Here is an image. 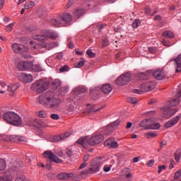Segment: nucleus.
<instances>
[{"instance_id": "nucleus-1", "label": "nucleus", "mask_w": 181, "mask_h": 181, "mask_svg": "<svg viewBox=\"0 0 181 181\" xmlns=\"http://www.w3.org/2000/svg\"><path fill=\"white\" fill-rule=\"evenodd\" d=\"M38 101L43 105H49L51 108H56L60 104V99L56 95V93L48 91L40 95Z\"/></svg>"}, {"instance_id": "nucleus-33", "label": "nucleus", "mask_w": 181, "mask_h": 181, "mask_svg": "<svg viewBox=\"0 0 181 181\" xmlns=\"http://www.w3.org/2000/svg\"><path fill=\"white\" fill-rule=\"evenodd\" d=\"M115 140V138H110L107 140H106L104 142L105 146H109V148H111V146L112 145L114 141Z\"/></svg>"}, {"instance_id": "nucleus-24", "label": "nucleus", "mask_w": 181, "mask_h": 181, "mask_svg": "<svg viewBox=\"0 0 181 181\" xmlns=\"http://www.w3.org/2000/svg\"><path fill=\"white\" fill-rule=\"evenodd\" d=\"M87 91V89L84 86H78L74 90V94H76V95H80L81 94H84Z\"/></svg>"}, {"instance_id": "nucleus-61", "label": "nucleus", "mask_w": 181, "mask_h": 181, "mask_svg": "<svg viewBox=\"0 0 181 181\" xmlns=\"http://www.w3.org/2000/svg\"><path fill=\"white\" fill-rule=\"evenodd\" d=\"M106 26H107V25H105V24H100L99 26L98 32H101V30H103V29L105 28Z\"/></svg>"}, {"instance_id": "nucleus-6", "label": "nucleus", "mask_w": 181, "mask_h": 181, "mask_svg": "<svg viewBox=\"0 0 181 181\" xmlns=\"http://www.w3.org/2000/svg\"><path fill=\"white\" fill-rule=\"evenodd\" d=\"M3 118L8 124H12L16 127H19L22 124V118L17 114H4L3 115Z\"/></svg>"}, {"instance_id": "nucleus-19", "label": "nucleus", "mask_w": 181, "mask_h": 181, "mask_svg": "<svg viewBox=\"0 0 181 181\" xmlns=\"http://www.w3.org/2000/svg\"><path fill=\"white\" fill-rule=\"evenodd\" d=\"M119 125V121L116 120L106 127V135H110L111 132H114L115 129H117V127Z\"/></svg>"}, {"instance_id": "nucleus-54", "label": "nucleus", "mask_w": 181, "mask_h": 181, "mask_svg": "<svg viewBox=\"0 0 181 181\" xmlns=\"http://www.w3.org/2000/svg\"><path fill=\"white\" fill-rule=\"evenodd\" d=\"M50 117L52 119H59L60 117H59V115L57 114H52Z\"/></svg>"}, {"instance_id": "nucleus-51", "label": "nucleus", "mask_w": 181, "mask_h": 181, "mask_svg": "<svg viewBox=\"0 0 181 181\" xmlns=\"http://www.w3.org/2000/svg\"><path fill=\"white\" fill-rule=\"evenodd\" d=\"M112 165H105L103 168V170L105 173L110 172L111 170V168Z\"/></svg>"}, {"instance_id": "nucleus-34", "label": "nucleus", "mask_w": 181, "mask_h": 181, "mask_svg": "<svg viewBox=\"0 0 181 181\" xmlns=\"http://www.w3.org/2000/svg\"><path fill=\"white\" fill-rule=\"evenodd\" d=\"M35 5V1H27L25 4V9H32Z\"/></svg>"}, {"instance_id": "nucleus-5", "label": "nucleus", "mask_w": 181, "mask_h": 181, "mask_svg": "<svg viewBox=\"0 0 181 181\" xmlns=\"http://www.w3.org/2000/svg\"><path fill=\"white\" fill-rule=\"evenodd\" d=\"M49 87V82L39 80L35 81L30 86V90L32 91H35L37 94H41V93H44L46 91L47 88Z\"/></svg>"}, {"instance_id": "nucleus-2", "label": "nucleus", "mask_w": 181, "mask_h": 181, "mask_svg": "<svg viewBox=\"0 0 181 181\" xmlns=\"http://www.w3.org/2000/svg\"><path fill=\"white\" fill-rule=\"evenodd\" d=\"M103 163H104V160L100 157L94 158L90 162V167L81 171L76 175L77 180H78V179H81V177L86 175H94V173H98V172H100V169H101Z\"/></svg>"}, {"instance_id": "nucleus-16", "label": "nucleus", "mask_w": 181, "mask_h": 181, "mask_svg": "<svg viewBox=\"0 0 181 181\" xmlns=\"http://www.w3.org/2000/svg\"><path fill=\"white\" fill-rule=\"evenodd\" d=\"M70 135H71L70 132H65L61 135L52 136L49 138V141L56 143L59 142V141H64V139H66V138H69Z\"/></svg>"}, {"instance_id": "nucleus-28", "label": "nucleus", "mask_w": 181, "mask_h": 181, "mask_svg": "<svg viewBox=\"0 0 181 181\" xmlns=\"http://www.w3.org/2000/svg\"><path fill=\"white\" fill-rule=\"evenodd\" d=\"M162 35L163 37H166L167 39H173L175 37V35L170 31H165Z\"/></svg>"}, {"instance_id": "nucleus-29", "label": "nucleus", "mask_w": 181, "mask_h": 181, "mask_svg": "<svg viewBox=\"0 0 181 181\" xmlns=\"http://www.w3.org/2000/svg\"><path fill=\"white\" fill-rule=\"evenodd\" d=\"M139 80H148L151 76L149 74L141 72L138 74Z\"/></svg>"}, {"instance_id": "nucleus-45", "label": "nucleus", "mask_w": 181, "mask_h": 181, "mask_svg": "<svg viewBox=\"0 0 181 181\" xmlns=\"http://www.w3.org/2000/svg\"><path fill=\"white\" fill-rule=\"evenodd\" d=\"M60 91H61L62 95L66 94V93L69 92V88L67 86H64V87L60 88Z\"/></svg>"}, {"instance_id": "nucleus-57", "label": "nucleus", "mask_w": 181, "mask_h": 181, "mask_svg": "<svg viewBox=\"0 0 181 181\" xmlns=\"http://www.w3.org/2000/svg\"><path fill=\"white\" fill-rule=\"evenodd\" d=\"M74 2H76L75 0H69L66 7L70 8V6H71L72 4H74Z\"/></svg>"}, {"instance_id": "nucleus-36", "label": "nucleus", "mask_w": 181, "mask_h": 181, "mask_svg": "<svg viewBox=\"0 0 181 181\" xmlns=\"http://www.w3.org/2000/svg\"><path fill=\"white\" fill-rule=\"evenodd\" d=\"M127 103H130L131 104H137V103L139 101L136 98L134 97H128L127 98Z\"/></svg>"}, {"instance_id": "nucleus-8", "label": "nucleus", "mask_w": 181, "mask_h": 181, "mask_svg": "<svg viewBox=\"0 0 181 181\" xmlns=\"http://www.w3.org/2000/svg\"><path fill=\"white\" fill-rule=\"evenodd\" d=\"M59 37V35H57V33L54 31H45V33L43 35H36L34 39L35 40H42V41H46L47 39H57Z\"/></svg>"}, {"instance_id": "nucleus-63", "label": "nucleus", "mask_w": 181, "mask_h": 181, "mask_svg": "<svg viewBox=\"0 0 181 181\" xmlns=\"http://www.w3.org/2000/svg\"><path fill=\"white\" fill-rule=\"evenodd\" d=\"M67 110L69 112H71V111H73V110H74V106H73L72 105H69L67 107Z\"/></svg>"}, {"instance_id": "nucleus-4", "label": "nucleus", "mask_w": 181, "mask_h": 181, "mask_svg": "<svg viewBox=\"0 0 181 181\" xmlns=\"http://www.w3.org/2000/svg\"><path fill=\"white\" fill-rule=\"evenodd\" d=\"M71 22V15H70L68 13H65L63 14H61L59 16L58 19L53 18L51 21V24L53 25V26H64L66 24L69 25Z\"/></svg>"}, {"instance_id": "nucleus-46", "label": "nucleus", "mask_w": 181, "mask_h": 181, "mask_svg": "<svg viewBox=\"0 0 181 181\" xmlns=\"http://www.w3.org/2000/svg\"><path fill=\"white\" fill-rule=\"evenodd\" d=\"M15 181H28V180H26V177L24 175H21V176L17 177Z\"/></svg>"}, {"instance_id": "nucleus-42", "label": "nucleus", "mask_w": 181, "mask_h": 181, "mask_svg": "<svg viewBox=\"0 0 181 181\" xmlns=\"http://www.w3.org/2000/svg\"><path fill=\"white\" fill-rule=\"evenodd\" d=\"M86 54L90 57V59H93V57H95V53L93 52L92 49H88L86 52Z\"/></svg>"}, {"instance_id": "nucleus-53", "label": "nucleus", "mask_w": 181, "mask_h": 181, "mask_svg": "<svg viewBox=\"0 0 181 181\" xmlns=\"http://www.w3.org/2000/svg\"><path fill=\"white\" fill-rule=\"evenodd\" d=\"M59 46V42H51L49 44V47L53 48V47H57Z\"/></svg>"}, {"instance_id": "nucleus-48", "label": "nucleus", "mask_w": 181, "mask_h": 181, "mask_svg": "<svg viewBox=\"0 0 181 181\" xmlns=\"http://www.w3.org/2000/svg\"><path fill=\"white\" fill-rule=\"evenodd\" d=\"M148 52L149 53L154 54V53H156L157 52L156 47H148Z\"/></svg>"}, {"instance_id": "nucleus-56", "label": "nucleus", "mask_w": 181, "mask_h": 181, "mask_svg": "<svg viewBox=\"0 0 181 181\" xmlns=\"http://www.w3.org/2000/svg\"><path fill=\"white\" fill-rule=\"evenodd\" d=\"M122 172H124V173H125V175H127L128 173H131V169H129L128 168H125L122 170Z\"/></svg>"}, {"instance_id": "nucleus-35", "label": "nucleus", "mask_w": 181, "mask_h": 181, "mask_svg": "<svg viewBox=\"0 0 181 181\" xmlns=\"http://www.w3.org/2000/svg\"><path fill=\"white\" fill-rule=\"evenodd\" d=\"M132 26L134 28V29L139 28V26H141V20L135 19L132 23Z\"/></svg>"}, {"instance_id": "nucleus-27", "label": "nucleus", "mask_w": 181, "mask_h": 181, "mask_svg": "<svg viewBox=\"0 0 181 181\" xmlns=\"http://www.w3.org/2000/svg\"><path fill=\"white\" fill-rule=\"evenodd\" d=\"M87 108L85 111V112H87L88 114H91V112H97V111L100 110V108L95 109L94 106H90V105H87Z\"/></svg>"}, {"instance_id": "nucleus-26", "label": "nucleus", "mask_w": 181, "mask_h": 181, "mask_svg": "<svg viewBox=\"0 0 181 181\" xmlns=\"http://www.w3.org/2000/svg\"><path fill=\"white\" fill-rule=\"evenodd\" d=\"M83 15H84V9L83 8H78L74 11V16H75V18H80V16H83Z\"/></svg>"}, {"instance_id": "nucleus-37", "label": "nucleus", "mask_w": 181, "mask_h": 181, "mask_svg": "<svg viewBox=\"0 0 181 181\" xmlns=\"http://www.w3.org/2000/svg\"><path fill=\"white\" fill-rule=\"evenodd\" d=\"M6 168V161L5 159L0 158V170H4Z\"/></svg>"}, {"instance_id": "nucleus-39", "label": "nucleus", "mask_w": 181, "mask_h": 181, "mask_svg": "<svg viewBox=\"0 0 181 181\" xmlns=\"http://www.w3.org/2000/svg\"><path fill=\"white\" fill-rule=\"evenodd\" d=\"M66 153L69 158H73L74 156V151L73 148H67L66 151Z\"/></svg>"}, {"instance_id": "nucleus-13", "label": "nucleus", "mask_w": 181, "mask_h": 181, "mask_svg": "<svg viewBox=\"0 0 181 181\" xmlns=\"http://www.w3.org/2000/svg\"><path fill=\"white\" fill-rule=\"evenodd\" d=\"M43 155L45 158H47V159H49L51 162H54V163H62V162H63L62 159L54 156L53 154V152H52L51 151H45Z\"/></svg>"}, {"instance_id": "nucleus-18", "label": "nucleus", "mask_w": 181, "mask_h": 181, "mask_svg": "<svg viewBox=\"0 0 181 181\" xmlns=\"http://www.w3.org/2000/svg\"><path fill=\"white\" fill-rule=\"evenodd\" d=\"M18 78L21 81H23L26 84L33 81V76L30 74L21 73L18 75Z\"/></svg>"}, {"instance_id": "nucleus-12", "label": "nucleus", "mask_w": 181, "mask_h": 181, "mask_svg": "<svg viewBox=\"0 0 181 181\" xmlns=\"http://www.w3.org/2000/svg\"><path fill=\"white\" fill-rule=\"evenodd\" d=\"M3 141L5 142H18V141H20L21 142H23V141H25V138L21 136H16V135H12V136H8L4 135L2 137Z\"/></svg>"}, {"instance_id": "nucleus-32", "label": "nucleus", "mask_w": 181, "mask_h": 181, "mask_svg": "<svg viewBox=\"0 0 181 181\" xmlns=\"http://www.w3.org/2000/svg\"><path fill=\"white\" fill-rule=\"evenodd\" d=\"M13 177L11 175H3L0 177V181H12Z\"/></svg>"}, {"instance_id": "nucleus-7", "label": "nucleus", "mask_w": 181, "mask_h": 181, "mask_svg": "<svg viewBox=\"0 0 181 181\" xmlns=\"http://www.w3.org/2000/svg\"><path fill=\"white\" fill-rule=\"evenodd\" d=\"M11 49L13 52H15V53H21L23 54V57L24 59H29V57H30V54H28L29 49L23 45H21L19 44H13Z\"/></svg>"}, {"instance_id": "nucleus-17", "label": "nucleus", "mask_w": 181, "mask_h": 181, "mask_svg": "<svg viewBox=\"0 0 181 181\" xmlns=\"http://www.w3.org/2000/svg\"><path fill=\"white\" fill-rule=\"evenodd\" d=\"M160 128V124L158 122V119L151 117L148 119V125L145 127V129H159Z\"/></svg>"}, {"instance_id": "nucleus-58", "label": "nucleus", "mask_w": 181, "mask_h": 181, "mask_svg": "<svg viewBox=\"0 0 181 181\" xmlns=\"http://www.w3.org/2000/svg\"><path fill=\"white\" fill-rule=\"evenodd\" d=\"M86 142V139H79L77 141V144H79V145H83Z\"/></svg>"}, {"instance_id": "nucleus-38", "label": "nucleus", "mask_w": 181, "mask_h": 181, "mask_svg": "<svg viewBox=\"0 0 181 181\" xmlns=\"http://www.w3.org/2000/svg\"><path fill=\"white\" fill-rule=\"evenodd\" d=\"M31 70H33V71H35V72L42 71V66H40V65H39V64H35V65L33 64Z\"/></svg>"}, {"instance_id": "nucleus-44", "label": "nucleus", "mask_w": 181, "mask_h": 181, "mask_svg": "<svg viewBox=\"0 0 181 181\" xmlns=\"http://www.w3.org/2000/svg\"><path fill=\"white\" fill-rule=\"evenodd\" d=\"M146 135L147 136V138H155V137L158 136V134H156V133H153V132L146 133Z\"/></svg>"}, {"instance_id": "nucleus-22", "label": "nucleus", "mask_w": 181, "mask_h": 181, "mask_svg": "<svg viewBox=\"0 0 181 181\" xmlns=\"http://www.w3.org/2000/svg\"><path fill=\"white\" fill-rule=\"evenodd\" d=\"M100 90L104 93V94H110V93L112 91V86L109 83L103 84L101 86Z\"/></svg>"}, {"instance_id": "nucleus-55", "label": "nucleus", "mask_w": 181, "mask_h": 181, "mask_svg": "<svg viewBox=\"0 0 181 181\" xmlns=\"http://www.w3.org/2000/svg\"><path fill=\"white\" fill-rule=\"evenodd\" d=\"M143 91H144V90H142V89H141V90H139V89H134V90H132V92L134 93V94H141Z\"/></svg>"}, {"instance_id": "nucleus-40", "label": "nucleus", "mask_w": 181, "mask_h": 181, "mask_svg": "<svg viewBox=\"0 0 181 181\" xmlns=\"http://www.w3.org/2000/svg\"><path fill=\"white\" fill-rule=\"evenodd\" d=\"M62 84V82H60V80L56 79L52 82V87L53 88H57V87H60V85Z\"/></svg>"}, {"instance_id": "nucleus-47", "label": "nucleus", "mask_w": 181, "mask_h": 181, "mask_svg": "<svg viewBox=\"0 0 181 181\" xmlns=\"http://www.w3.org/2000/svg\"><path fill=\"white\" fill-rule=\"evenodd\" d=\"M118 146H119L118 143L117 142V141L114 140L113 143L110 146V148L115 149V148H118Z\"/></svg>"}, {"instance_id": "nucleus-60", "label": "nucleus", "mask_w": 181, "mask_h": 181, "mask_svg": "<svg viewBox=\"0 0 181 181\" xmlns=\"http://www.w3.org/2000/svg\"><path fill=\"white\" fill-rule=\"evenodd\" d=\"M162 43L164 46H167V47H169V46H170V42H169L165 40H163Z\"/></svg>"}, {"instance_id": "nucleus-43", "label": "nucleus", "mask_w": 181, "mask_h": 181, "mask_svg": "<svg viewBox=\"0 0 181 181\" xmlns=\"http://www.w3.org/2000/svg\"><path fill=\"white\" fill-rule=\"evenodd\" d=\"M13 26H15V23H11L8 24L5 29L7 32H11L12 29H13Z\"/></svg>"}, {"instance_id": "nucleus-52", "label": "nucleus", "mask_w": 181, "mask_h": 181, "mask_svg": "<svg viewBox=\"0 0 181 181\" xmlns=\"http://www.w3.org/2000/svg\"><path fill=\"white\" fill-rule=\"evenodd\" d=\"M67 70H69V66L67 65H65L59 69V71H61V73H63V71H67Z\"/></svg>"}, {"instance_id": "nucleus-50", "label": "nucleus", "mask_w": 181, "mask_h": 181, "mask_svg": "<svg viewBox=\"0 0 181 181\" xmlns=\"http://www.w3.org/2000/svg\"><path fill=\"white\" fill-rule=\"evenodd\" d=\"M162 170H166V166L165 165H159L158 166V173H161Z\"/></svg>"}, {"instance_id": "nucleus-15", "label": "nucleus", "mask_w": 181, "mask_h": 181, "mask_svg": "<svg viewBox=\"0 0 181 181\" xmlns=\"http://www.w3.org/2000/svg\"><path fill=\"white\" fill-rule=\"evenodd\" d=\"M167 76L168 74L162 69H157L153 72V77H154L156 80H164Z\"/></svg>"}, {"instance_id": "nucleus-9", "label": "nucleus", "mask_w": 181, "mask_h": 181, "mask_svg": "<svg viewBox=\"0 0 181 181\" xmlns=\"http://www.w3.org/2000/svg\"><path fill=\"white\" fill-rule=\"evenodd\" d=\"M103 141H104V136L102 134H95L88 139L86 142L88 145H90V146H95V145L101 144Z\"/></svg>"}, {"instance_id": "nucleus-41", "label": "nucleus", "mask_w": 181, "mask_h": 181, "mask_svg": "<svg viewBox=\"0 0 181 181\" xmlns=\"http://www.w3.org/2000/svg\"><path fill=\"white\" fill-rule=\"evenodd\" d=\"M180 155H181V151L177 150L175 153V159L176 162H179V160H180Z\"/></svg>"}, {"instance_id": "nucleus-3", "label": "nucleus", "mask_w": 181, "mask_h": 181, "mask_svg": "<svg viewBox=\"0 0 181 181\" xmlns=\"http://www.w3.org/2000/svg\"><path fill=\"white\" fill-rule=\"evenodd\" d=\"M176 98L173 99L170 103V107H163L160 109V112L163 114H176L177 112V108L175 107L176 105L180 104V97H181V84L178 86L177 93L176 95Z\"/></svg>"}, {"instance_id": "nucleus-30", "label": "nucleus", "mask_w": 181, "mask_h": 181, "mask_svg": "<svg viewBox=\"0 0 181 181\" xmlns=\"http://www.w3.org/2000/svg\"><path fill=\"white\" fill-rule=\"evenodd\" d=\"M84 64H86V59H84V58H81V60L78 63L75 64V67L76 69H81Z\"/></svg>"}, {"instance_id": "nucleus-31", "label": "nucleus", "mask_w": 181, "mask_h": 181, "mask_svg": "<svg viewBox=\"0 0 181 181\" xmlns=\"http://www.w3.org/2000/svg\"><path fill=\"white\" fill-rule=\"evenodd\" d=\"M148 125H149V119H144L139 124L141 128H147Z\"/></svg>"}, {"instance_id": "nucleus-10", "label": "nucleus", "mask_w": 181, "mask_h": 181, "mask_svg": "<svg viewBox=\"0 0 181 181\" xmlns=\"http://www.w3.org/2000/svg\"><path fill=\"white\" fill-rule=\"evenodd\" d=\"M131 74L125 73L119 76L116 81L118 86H125L131 81Z\"/></svg>"}, {"instance_id": "nucleus-21", "label": "nucleus", "mask_w": 181, "mask_h": 181, "mask_svg": "<svg viewBox=\"0 0 181 181\" xmlns=\"http://www.w3.org/2000/svg\"><path fill=\"white\" fill-rule=\"evenodd\" d=\"M74 175L76 174L73 173H62L58 175L57 177L60 180H67V179H70V177H73Z\"/></svg>"}, {"instance_id": "nucleus-59", "label": "nucleus", "mask_w": 181, "mask_h": 181, "mask_svg": "<svg viewBox=\"0 0 181 181\" xmlns=\"http://www.w3.org/2000/svg\"><path fill=\"white\" fill-rule=\"evenodd\" d=\"M87 166V163H83L78 168V170H80L81 169H84Z\"/></svg>"}, {"instance_id": "nucleus-62", "label": "nucleus", "mask_w": 181, "mask_h": 181, "mask_svg": "<svg viewBox=\"0 0 181 181\" xmlns=\"http://www.w3.org/2000/svg\"><path fill=\"white\" fill-rule=\"evenodd\" d=\"M153 163H155V160H151L147 163V166H148V168H151V166H152Z\"/></svg>"}, {"instance_id": "nucleus-14", "label": "nucleus", "mask_w": 181, "mask_h": 181, "mask_svg": "<svg viewBox=\"0 0 181 181\" xmlns=\"http://www.w3.org/2000/svg\"><path fill=\"white\" fill-rule=\"evenodd\" d=\"M33 67V63L30 62H20L17 64V69L21 71H25V70H32Z\"/></svg>"}, {"instance_id": "nucleus-64", "label": "nucleus", "mask_w": 181, "mask_h": 181, "mask_svg": "<svg viewBox=\"0 0 181 181\" xmlns=\"http://www.w3.org/2000/svg\"><path fill=\"white\" fill-rule=\"evenodd\" d=\"M103 45L104 46V47L108 46V40H107V39L103 40Z\"/></svg>"}, {"instance_id": "nucleus-20", "label": "nucleus", "mask_w": 181, "mask_h": 181, "mask_svg": "<svg viewBox=\"0 0 181 181\" xmlns=\"http://www.w3.org/2000/svg\"><path fill=\"white\" fill-rule=\"evenodd\" d=\"M180 119V116H177L173 119H171L170 121L167 122L165 124V128H170L171 127H173L179 122V120Z\"/></svg>"}, {"instance_id": "nucleus-23", "label": "nucleus", "mask_w": 181, "mask_h": 181, "mask_svg": "<svg viewBox=\"0 0 181 181\" xmlns=\"http://www.w3.org/2000/svg\"><path fill=\"white\" fill-rule=\"evenodd\" d=\"M174 63L177 66V69L175 70L176 73H179L181 71V54L177 56V59L174 60Z\"/></svg>"}, {"instance_id": "nucleus-25", "label": "nucleus", "mask_w": 181, "mask_h": 181, "mask_svg": "<svg viewBox=\"0 0 181 181\" xmlns=\"http://www.w3.org/2000/svg\"><path fill=\"white\" fill-rule=\"evenodd\" d=\"M18 88H19V85L18 84H11L8 86V91L11 93V95H13Z\"/></svg>"}, {"instance_id": "nucleus-49", "label": "nucleus", "mask_w": 181, "mask_h": 181, "mask_svg": "<svg viewBox=\"0 0 181 181\" xmlns=\"http://www.w3.org/2000/svg\"><path fill=\"white\" fill-rule=\"evenodd\" d=\"M145 13H146V15H149L150 16H151V15H152V9H151V7L146 8Z\"/></svg>"}, {"instance_id": "nucleus-11", "label": "nucleus", "mask_w": 181, "mask_h": 181, "mask_svg": "<svg viewBox=\"0 0 181 181\" xmlns=\"http://www.w3.org/2000/svg\"><path fill=\"white\" fill-rule=\"evenodd\" d=\"M156 86V83L153 81H147L146 82H144L141 86L140 88L142 90V91H152L153 88Z\"/></svg>"}]
</instances>
